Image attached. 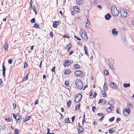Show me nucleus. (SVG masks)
<instances>
[{
  "label": "nucleus",
  "instance_id": "nucleus-52",
  "mask_svg": "<svg viewBox=\"0 0 134 134\" xmlns=\"http://www.w3.org/2000/svg\"><path fill=\"white\" fill-rule=\"evenodd\" d=\"M120 111V109L119 108H117L116 109V112L118 114H120L119 111Z\"/></svg>",
  "mask_w": 134,
  "mask_h": 134
},
{
  "label": "nucleus",
  "instance_id": "nucleus-34",
  "mask_svg": "<svg viewBox=\"0 0 134 134\" xmlns=\"http://www.w3.org/2000/svg\"><path fill=\"white\" fill-rule=\"evenodd\" d=\"M65 86L66 87H68L69 85V83L68 81H66L65 82Z\"/></svg>",
  "mask_w": 134,
  "mask_h": 134
},
{
  "label": "nucleus",
  "instance_id": "nucleus-25",
  "mask_svg": "<svg viewBox=\"0 0 134 134\" xmlns=\"http://www.w3.org/2000/svg\"><path fill=\"white\" fill-rule=\"evenodd\" d=\"M71 70L69 69H67L65 70L64 72V74L65 75H68L70 73Z\"/></svg>",
  "mask_w": 134,
  "mask_h": 134
},
{
  "label": "nucleus",
  "instance_id": "nucleus-49",
  "mask_svg": "<svg viewBox=\"0 0 134 134\" xmlns=\"http://www.w3.org/2000/svg\"><path fill=\"white\" fill-rule=\"evenodd\" d=\"M13 114V116L14 118V119H16V118H17V116H16V115H15V114L14 113H13L12 114Z\"/></svg>",
  "mask_w": 134,
  "mask_h": 134
},
{
  "label": "nucleus",
  "instance_id": "nucleus-60",
  "mask_svg": "<svg viewBox=\"0 0 134 134\" xmlns=\"http://www.w3.org/2000/svg\"><path fill=\"white\" fill-rule=\"evenodd\" d=\"M12 60H8V63L9 64H11L12 63Z\"/></svg>",
  "mask_w": 134,
  "mask_h": 134
},
{
  "label": "nucleus",
  "instance_id": "nucleus-41",
  "mask_svg": "<svg viewBox=\"0 0 134 134\" xmlns=\"http://www.w3.org/2000/svg\"><path fill=\"white\" fill-rule=\"evenodd\" d=\"M34 28H38L39 27V26L36 23H35L34 24Z\"/></svg>",
  "mask_w": 134,
  "mask_h": 134
},
{
  "label": "nucleus",
  "instance_id": "nucleus-44",
  "mask_svg": "<svg viewBox=\"0 0 134 134\" xmlns=\"http://www.w3.org/2000/svg\"><path fill=\"white\" fill-rule=\"evenodd\" d=\"M5 120L7 122H9L11 121L10 119L8 117L5 119Z\"/></svg>",
  "mask_w": 134,
  "mask_h": 134
},
{
  "label": "nucleus",
  "instance_id": "nucleus-48",
  "mask_svg": "<svg viewBox=\"0 0 134 134\" xmlns=\"http://www.w3.org/2000/svg\"><path fill=\"white\" fill-rule=\"evenodd\" d=\"M97 115L98 116H100L104 115V114L103 113H99L97 114Z\"/></svg>",
  "mask_w": 134,
  "mask_h": 134
},
{
  "label": "nucleus",
  "instance_id": "nucleus-42",
  "mask_svg": "<svg viewBox=\"0 0 134 134\" xmlns=\"http://www.w3.org/2000/svg\"><path fill=\"white\" fill-rule=\"evenodd\" d=\"M29 74H28L25 77L24 79H23L22 80L23 81H24L25 80H26L27 79L28 77V75Z\"/></svg>",
  "mask_w": 134,
  "mask_h": 134
},
{
  "label": "nucleus",
  "instance_id": "nucleus-19",
  "mask_svg": "<svg viewBox=\"0 0 134 134\" xmlns=\"http://www.w3.org/2000/svg\"><path fill=\"white\" fill-rule=\"evenodd\" d=\"M103 89L104 91H107L108 89V87H107V84L106 82L104 83V86Z\"/></svg>",
  "mask_w": 134,
  "mask_h": 134
},
{
  "label": "nucleus",
  "instance_id": "nucleus-63",
  "mask_svg": "<svg viewBox=\"0 0 134 134\" xmlns=\"http://www.w3.org/2000/svg\"><path fill=\"white\" fill-rule=\"evenodd\" d=\"M131 23L133 26H134V21H131Z\"/></svg>",
  "mask_w": 134,
  "mask_h": 134
},
{
  "label": "nucleus",
  "instance_id": "nucleus-24",
  "mask_svg": "<svg viewBox=\"0 0 134 134\" xmlns=\"http://www.w3.org/2000/svg\"><path fill=\"white\" fill-rule=\"evenodd\" d=\"M31 118V116H30L26 117L23 120L24 122H26L27 121L30 119Z\"/></svg>",
  "mask_w": 134,
  "mask_h": 134
},
{
  "label": "nucleus",
  "instance_id": "nucleus-10",
  "mask_svg": "<svg viewBox=\"0 0 134 134\" xmlns=\"http://www.w3.org/2000/svg\"><path fill=\"white\" fill-rule=\"evenodd\" d=\"M3 68V75L4 77L5 76V71L6 70V67L4 66V64L3 63L2 65Z\"/></svg>",
  "mask_w": 134,
  "mask_h": 134
},
{
  "label": "nucleus",
  "instance_id": "nucleus-47",
  "mask_svg": "<svg viewBox=\"0 0 134 134\" xmlns=\"http://www.w3.org/2000/svg\"><path fill=\"white\" fill-rule=\"evenodd\" d=\"M28 66V64L26 62H25L24 63V68H27Z\"/></svg>",
  "mask_w": 134,
  "mask_h": 134
},
{
  "label": "nucleus",
  "instance_id": "nucleus-57",
  "mask_svg": "<svg viewBox=\"0 0 134 134\" xmlns=\"http://www.w3.org/2000/svg\"><path fill=\"white\" fill-rule=\"evenodd\" d=\"M75 117V116H74L72 118V122H74V121Z\"/></svg>",
  "mask_w": 134,
  "mask_h": 134
},
{
  "label": "nucleus",
  "instance_id": "nucleus-1",
  "mask_svg": "<svg viewBox=\"0 0 134 134\" xmlns=\"http://www.w3.org/2000/svg\"><path fill=\"white\" fill-rule=\"evenodd\" d=\"M80 34L83 40L86 41L88 40V37L86 32L83 29H81L80 31Z\"/></svg>",
  "mask_w": 134,
  "mask_h": 134
},
{
  "label": "nucleus",
  "instance_id": "nucleus-51",
  "mask_svg": "<svg viewBox=\"0 0 134 134\" xmlns=\"http://www.w3.org/2000/svg\"><path fill=\"white\" fill-rule=\"evenodd\" d=\"M74 37H75V38H76V39L77 40H78L79 41H80L81 40V39H80L79 38L77 37L75 35L74 36Z\"/></svg>",
  "mask_w": 134,
  "mask_h": 134
},
{
  "label": "nucleus",
  "instance_id": "nucleus-37",
  "mask_svg": "<svg viewBox=\"0 0 134 134\" xmlns=\"http://www.w3.org/2000/svg\"><path fill=\"white\" fill-rule=\"evenodd\" d=\"M114 119L115 117H113L109 119V121L110 122H111L114 120Z\"/></svg>",
  "mask_w": 134,
  "mask_h": 134
},
{
  "label": "nucleus",
  "instance_id": "nucleus-3",
  "mask_svg": "<svg viewBox=\"0 0 134 134\" xmlns=\"http://www.w3.org/2000/svg\"><path fill=\"white\" fill-rule=\"evenodd\" d=\"M75 82L77 88L79 90L82 89L83 87L82 82L80 80L77 79L75 80Z\"/></svg>",
  "mask_w": 134,
  "mask_h": 134
},
{
  "label": "nucleus",
  "instance_id": "nucleus-2",
  "mask_svg": "<svg viewBox=\"0 0 134 134\" xmlns=\"http://www.w3.org/2000/svg\"><path fill=\"white\" fill-rule=\"evenodd\" d=\"M111 11L112 15L114 16H118L119 14V12L117 8L115 6H113L111 9Z\"/></svg>",
  "mask_w": 134,
  "mask_h": 134
},
{
  "label": "nucleus",
  "instance_id": "nucleus-62",
  "mask_svg": "<svg viewBox=\"0 0 134 134\" xmlns=\"http://www.w3.org/2000/svg\"><path fill=\"white\" fill-rule=\"evenodd\" d=\"M97 93L96 92H94V95L93 96V98H95V97H96V96H97Z\"/></svg>",
  "mask_w": 134,
  "mask_h": 134
},
{
  "label": "nucleus",
  "instance_id": "nucleus-23",
  "mask_svg": "<svg viewBox=\"0 0 134 134\" xmlns=\"http://www.w3.org/2000/svg\"><path fill=\"white\" fill-rule=\"evenodd\" d=\"M32 8L34 11L35 12L36 14H37V10L36 7L34 5H33Z\"/></svg>",
  "mask_w": 134,
  "mask_h": 134
},
{
  "label": "nucleus",
  "instance_id": "nucleus-8",
  "mask_svg": "<svg viewBox=\"0 0 134 134\" xmlns=\"http://www.w3.org/2000/svg\"><path fill=\"white\" fill-rule=\"evenodd\" d=\"M110 86L111 88H116L117 87L116 84L114 82H111L110 84Z\"/></svg>",
  "mask_w": 134,
  "mask_h": 134
},
{
  "label": "nucleus",
  "instance_id": "nucleus-6",
  "mask_svg": "<svg viewBox=\"0 0 134 134\" xmlns=\"http://www.w3.org/2000/svg\"><path fill=\"white\" fill-rule=\"evenodd\" d=\"M124 10H125V9H124V10H122V11H120V13L122 16L124 17H125L127 15V13L126 10L125 11Z\"/></svg>",
  "mask_w": 134,
  "mask_h": 134
},
{
  "label": "nucleus",
  "instance_id": "nucleus-50",
  "mask_svg": "<svg viewBox=\"0 0 134 134\" xmlns=\"http://www.w3.org/2000/svg\"><path fill=\"white\" fill-rule=\"evenodd\" d=\"M63 37L64 38H69V36H68L66 35H64L63 36Z\"/></svg>",
  "mask_w": 134,
  "mask_h": 134
},
{
  "label": "nucleus",
  "instance_id": "nucleus-59",
  "mask_svg": "<svg viewBox=\"0 0 134 134\" xmlns=\"http://www.w3.org/2000/svg\"><path fill=\"white\" fill-rule=\"evenodd\" d=\"M120 120V118H118L116 119V122H118Z\"/></svg>",
  "mask_w": 134,
  "mask_h": 134
},
{
  "label": "nucleus",
  "instance_id": "nucleus-21",
  "mask_svg": "<svg viewBox=\"0 0 134 134\" xmlns=\"http://www.w3.org/2000/svg\"><path fill=\"white\" fill-rule=\"evenodd\" d=\"M109 67L111 69H113V65L112 63L110 62H109L108 63Z\"/></svg>",
  "mask_w": 134,
  "mask_h": 134
},
{
  "label": "nucleus",
  "instance_id": "nucleus-16",
  "mask_svg": "<svg viewBox=\"0 0 134 134\" xmlns=\"http://www.w3.org/2000/svg\"><path fill=\"white\" fill-rule=\"evenodd\" d=\"M74 10L76 13H78L80 12V9L77 6L74 7Z\"/></svg>",
  "mask_w": 134,
  "mask_h": 134
},
{
  "label": "nucleus",
  "instance_id": "nucleus-22",
  "mask_svg": "<svg viewBox=\"0 0 134 134\" xmlns=\"http://www.w3.org/2000/svg\"><path fill=\"white\" fill-rule=\"evenodd\" d=\"M77 4L78 5H81L83 3V0H76Z\"/></svg>",
  "mask_w": 134,
  "mask_h": 134
},
{
  "label": "nucleus",
  "instance_id": "nucleus-40",
  "mask_svg": "<svg viewBox=\"0 0 134 134\" xmlns=\"http://www.w3.org/2000/svg\"><path fill=\"white\" fill-rule=\"evenodd\" d=\"M35 19L34 18H32L30 20V22L31 23H35Z\"/></svg>",
  "mask_w": 134,
  "mask_h": 134
},
{
  "label": "nucleus",
  "instance_id": "nucleus-33",
  "mask_svg": "<svg viewBox=\"0 0 134 134\" xmlns=\"http://www.w3.org/2000/svg\"><path fill=\"white\" fill-rule=\"evenodd\" d=\"M4 47L5 49V51H8V45L7 44H5V45H4Z\"/></svg>",
  "mask_w": 134,
  "mask_h": 134
},
{
  "label": "nucleus",
  "instance_id": "nucleus-18",
  "mask_svg": "<svg viewBox=\"0 0 134 134\" xmlns=\"http://www.w3.org/2000/svg\"><path fill=\"white\" fill-rule=\"evenodd\" d=\"M78 133H80L84 131V129L82 127H80L79 129H78Z\"/></svg>",
  "mask_w": 134,
  "mask_h": 134
},
{
  "label": "nucleus",
  "instance_id": "nucleus-53",
  "mask_svg": "<svg viewBox=\"0 0 134 134\" xmlns=\"http://www.w3.org/2000/svg\"><path fill=\"white\" fill-rule=\"evenodd\" d=\"M49 35H50V36L51 37H52V38L53 37V33L52 32H50Z\"/></svg>",
  "mask_w": 134,
  "mask_h": 134
},
{
  "label": "nucleus",
  "instance_id": "nucleus-7",
  "mask_svg": "<svg viewBox=\"0 0 134 134\" xmlns=\"http://www.w3.org/2000/svg\"><path fill=\"white\" fill-rule=\"evenodd\" d=\"M82 74V72L81 71H77L75 72V76L77 77L80 76Z\"/></svg>",
  "mask_w": 134,
  "mask_h": 134
},
{
  "label": "nucleus",
  "instance_id": "nucleus-64",
  "mask_svg": "<svg viewBox=\"0 0 134 134\" xmlns=\"http://www.w3.org/2000/svg\"><path fill=\"white\" fill-rule=\"evenodd\" d=\"M47 133L46 134H48V133H49L50 132V129L49 128H47Z\"/></svg>",
  "mask_w": 134,
  "mask_h": 134
},
{
  "label": "nucleus",
  "instance_id": "nucleus-14",
  "mask_svg": "<svg viewBox=\"0 0 134 134\" xmlns=\"http://www.w3.org/2000/svg\"><path fill=\"white\" fill-rule=\"evenodd\" d=\"M71 63L70 61L68 60H66V61L65 62L64 66H68L70 65Z\"/></svg>",
  "mask_w": 134,
  "mask_h": 134
},
{
  "label": "nucleus",
  "instance_id": "nucleus-31",
  "mask_svg": "<svg viewBox=\"0 0 134 134\" xmlns=\"http://www.w3.org/2000/svg\"><path fill=\"white\" fill-rule=\"evenodd\" d=\"M71 100H69L67 103V105H68V107H70L71 104Z\"/></svg>",
  "mask_w": 134,
  "mask_h": 134
},
{
  "label": "nucleus",
  "instance_id": "nucleus-54",
  "mask_svg": "<svg viewBox=\"0 0 134 134\" xmlns=\"http://www.w3.org/2000/svg\"><path fill=\"white\" fill-rule=\"evenodd\" d=\"M74 51H73L71 50V51L69 52V55H71L74 52Z\"/></svg>",
  "mask_w": 134,
  "mask_h": 134
},
{
  "label": "nucleus",
  "instance_id": "nucleus-35",
  "mask_svg": "<svg viewBox=\"0 0 134 134\" xmlns=\"http://www.w3.org/2000/svg\"><path fill=\"white\" fill-rule=\"evenodd\" d=\"M83 119L82 121V124H84V122H86V120L85 119V114H83Z\"/></svg>",
  "mask_w": 134,
  "mask_h": 134
},
{
  "label": "nucleus",
  "instance_id": "nucleus-45",
  "mask_svg": "<svg viewBox=\"0 0 134 134\" xmlns=\"http://www.w3.org/2000/svg\"><path fill=\"white\" fill-rule=\"evenodd\" d=\"M96 109V108L95 106H93L92 107V111L94 112H95V110Z\"/></svg>",
  "mask_w": 134,
  "mask_h": 134
},
{
  "label": "nucleus",
  "instance_id": "nucleus-58",
  "mask_svg": "<svg viewBox=\"0 0 134 134\" xmlns=\"http://www.w3.org/2000/svg\"><path fill=\"white\" fill-rule=\"evenodd\" d=\"M13 108L14 109H15L16 108V104H15L13 103Z\"/></svg>",
  "mask_w": 134,
  "mask_h": 134
},
{
  "label": "nucleus",
  "instance_id": "nucleus-28",
  "mask_svg": "<svg viewBox=\"0 0 134 134\" xmlns=\"http://www.w3.org/2000/svg\"><path fill=\"white\" fill-rule=\"evenodd\" d=\"M127 105L128 106V107H129L128 108H129L130 109V108H132L133 107L132 103H129L127 104Z\"/></svg>",
  "mask_w": 134,
  "mask_h": 134
},
{
  "label": "nucleus",
  "instance_id": "nucleus-17",
  "mask_svg": "<svg viewBox=\"0 0 134 134\" xmlns=\"http://www.w3.org/2000/svg\"><path fill=\"white\" fill-rule=\"evenodd\" d=\"M105 91H101V93L103 97H107L106 93Z\"/></svg>",
  "mask_w": 134,
  "mask_h": 134
},
{
  "label": "nucleus",
  "instance_id": "nucleus-15",
  "mask_svg": "<svg viewBox=\"0 0 134 134\" xmlns=\"http://www.w3.org/2000/svg\"><path fill=\"white\" fill-rule=\"evenodd\" d=\"M111 17V16L110 15V14L109 13H108L107 15H106L105 16V19L107 20H109L110 18Z\"/></svg>",
  "mask_w": 134,
  "mask_h": 134
},
{
  "label": "nucleus",
  "instance_id": "nucleus-38",
  "mask_svg": "<svg viewBox=\"0 0 134 134\" xmlns=\"http://www.w3.org/2000/svg\"><path fill=\"white\" fill-rule=\"evenodd\" d=\"M104 74L106 75H108L109 74V72L107 70H105L104 71Z\"/></svg>",
  "mask_w": 134,
  "mask_h": 134
},
{
  "label": "nucleus",
  "instance_id": "nucleus-56",
  "mask_svg": "<svg viewBox=\"0 0 134 134\" xmlns=\"http://www.w3.org/2000/svg\"><path fill=\"white\" fill-rule=\"evenodd\" d=\"M78 44L79 45L82 46L83 45L82 43L81 42H78Z\"/></svg>",
  "mask_w": 134,
  "mask_h": 134
},
{
  "label": "nucleus",
  "instance_id": "nucleus-36",
  "mask_svg": "<svg viewBox=\"0 0 134 134\" xmlns=\"http://www.w3.org/2000/svg\"><path fill=\"white\" fill-rule=\"evenodd\" d=\"M17 117L18 118L16 119V121L17 122H19V120L20 119H21V117L20 116H17Z\"/></svg>",
  "mask_w": 134,
  "mask_h": 134
},
{
  "label": "nucleus",
  "instance_id": "nucleus-46",
  "mask_svg": "<svg viewBox=\"0 0 134 134\" xmlns=\"http://www.w3.org/2000/svg\"><path fill=\"white\" fill-rule=\"evenodd\" d=\"M102 99V100L101 101H102V104H105V103L106 102V100H103V99Z\"/></svg>",
  "mask_w": 134,
  "mask_h": 134
},
{
  "label": "nucleus",
  "instance_id": "nucleus-43",
  "mask_svg": "<svg viewBox=\"0 0 134 134\" xmlns=\"http://www.w3.org/2000/svg\"><path fill=\"white\" fill-rule=\"evenodd\" d=\"M65 122L66 123H69L70 122V120H69V118H68L67 119H66L65 120Z\"/></svg>",
  "mask_w": 134,
  "mask_h": 134
},
{
  "label": "nucleus",
  "instance_id": "nucleus-12",
  "mask_svg": "<svg viewBox=\"0 0 134 134\" xmlns=\"http://www.w3.org/2000/svg\"><path fill=\"white\" fill-rule=\"evenodd\" d=\"M72 47V44L70 43L66 46L67 52H68L70 50Z\"/></svg>",
  "mask_w": 134,
  "mask_h": 134
},
{
  "label": "nucleus",
  "instance_id": "nucleus-5",
  "mask_svg": "<svg viewBox=\"0 0 134 134\" xmlns=\"http://www.w3.org/2000/svg\"><path fill=\"white\" fill-rule=\"evenodd\" d=\"M130 109L129 108H125L123 112L124 115L127 116L130 114Z\"/></svg>",
  "mask_w": 134,
  "mask_h": 134
},
{
  "label": "nucleus",
  "instance_id": "nucleus-13",
  "mask_svg": "<svg viewBox=\"0 0 134 134\" xmlns=\"http://www.w3.org/2000/svg\"><path fill=\"white\" fill-rule=\"evenodd\" d=\"M114 108L113 106H111L110 107L108 108L106 110V111L107 112H110Z\"/></svg>",
  "mask_w": 134,
  "mask_h": 134
},
{
  "label": "nucleus",
  "instance_id": "nucleus-20",
  "mask_svg": "<svg viewBox=\"0 0 134 134\" xmlns=\"http://www.w3.org/2000/svg\"><path fill=\"white\" fill-rule=\"evenodd\" d=\"M114 103V102L112 100H110L108 102V104L110 105H113Z\"/></svg>",
  "mask_w": 134,
  "mask_h": 134
},
{
  "label": "nucleus",
  "instance_id": "nucleus-27",
  "mask_svg": "<svg viewBox=\"0 0 134 134\" xmlns=\"http://www.w3.org/2000/svg\"><path fill=\"white\" fill-rule=\"evenodd\" d=\"M124 87L125 88H126L127 87H129L130 86V83H124L123 85Z\"/></svg>",
  "mask_w": 134,
  "mask_h": 134
},
{
  "label": "nucleus",
  "instance_id": "nucleus-11",
  "mask_svg": "<svg viewBox=\"0 0 134 134\" xmlns=\"http://www.w3.org/2000/svg\"><path fill=\"white\" fill-rule=\"evenodd\" d=\"M59 22L57 21H54L53 23V27L55 28H57L58 27V25H59Z\"/></svg>",
  "mask_w": 134,
  "mask_h": 134
},
{
  "label": "nucleus",
  "instance_id": "nucleus-55",
  "mask_svg": "<svg viewBox=\"0 0 134 134\" xmlns=\"http://www.w3.org/2000/svg\"><path fill=\"white\" fill-rule=\"evenodd\" d=\"M55 67L54 66L52 69V71L53 72H55Z\"/></svg>",
  "mask_w": 134,
  "mask_h": 134
},
{
  "label": "nucleus",
  "instance_id": "nucleus-4",
  "mask_svg": "<svg viewBox=\"0 0 134 134\" xmlns=\"http://www.w3.org/2000/svg\"><path fill=\"white\" fill-rule=\"evenodd\" d=\"M75 101L77 103L81 101L82 98V95L80 94H78L75 96Z\"/></svg>",
  "mask_w": 134,
  "mask_h": 134
},
{
  "label": "nucleus",
  "instance_id": "nucleus-29",
  "mask_svg": "<svg viewBox=\"0 0 134 134\" xmlns=\"http://www.w3.org/2000/svg\"><path fill=\"white\" fill-rule=\"evenodd\" d=\"M87 21L86 22V26L87 27H88L90 26V22L87 19Z\"/></svg>",
  "mask_w": 134,
  "mask_h": 134
},
{
  "label": "nucleus",
  "instance_id": "nucleus-30",
  "mask_svg": "<svg viewBox=\"0 0 134 134\" xmlns=\"http://www.w3.org/2000/svg\"><path fill=\"white\" fill-rule=\"evenodd\" d=\"M109 132L110 133H111L114 132L115 131L114 129L112 128L109 130Z\"/></svg>",
  "mask_w": 134,
  "mask_h": 134
},
{
  "label": "nucleus",
  "instance_id": "nucleus-26",
  "mask_svg": "<svg viewBox=\"0 0 134 134\" xmlns=\"http://www.w3.org/2000/svg\"><path fill=\"white\" fill-rule=\"evenodd\" d=\"M80 104L79 103V104H77L75 106V109L76 110H78L80 108Z\"/></svg>",
  "mask_w": 134,
  "mask_h": 134
},
{
  "label": "nucleus",
  "instance_id": "nucleus-32",
  "mask_svg": "<svg viewBox=\"0 0 134 134\" xmlns=\"http://www.w3.org/2000/svg\"><path fill=\"white\" fill-rule=\"evenodd\" d=\"M80 65L77 64H75L74 66V67H75L76 69L80 68Z\"/></svg>",
  "mask_w": 134,
  "mask_h": 134
},
{
  "label": "nucleus",
  "instance_id": "nucleus-61",
  "mask_svg": "<svg viewBox=\"0 0 134 134\" xmlns=\"http://www.w3.org/2000/svg\"><path fill=\"white\" fill-rule=\"evenodd\" d=\"M104 117V116H102V117H101L99 119V120L100 121H101L103 119Z\"/></svg>",
  "mask_w": 134,
  "mask_h": 134
},
{
  "label": "nucleus",
  "instance_id": "nucleus-9",
  "mask_svg": "<svg viewBox=\"0 0 134 134\" xmlns=\"http://www.w3.org/2000/svg\"><path fill=\"white\" fill-rule=\"evenodd\" d=\"M111 33L114 36L118 34V32L116 31V29H113L112 30Z\"/></svg>",
  "mask_w": 134,
  "mask_h": 134
},
{
  "label": "nucleus",
  "instance_id": "nucleus-39",
  "mask_svg": "<svg viewBox=\"0 0 134 134\" xmlns=\"http://www.w3.org/2000/svg\"><path fill=\"white\" fill-rule=\"evenodd\" d=\"M15 134H18L19 133V130L16 129H15L14 131Z\"/></svg>",
  "mask_w": 134,
  "mask_h": 134
}]
</instances>
